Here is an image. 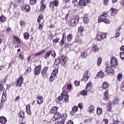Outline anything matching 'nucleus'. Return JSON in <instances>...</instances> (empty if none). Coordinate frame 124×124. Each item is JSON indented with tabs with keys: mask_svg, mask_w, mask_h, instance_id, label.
Instances as JSON below:
<instances>
[{
	"mask_svg": "<svg viewBox=\"0 0 124 124\" xmlns=\"http://www.w3.org/2000/svg\"><path fill=\"white\" fill-rule=\"evenodd\" d=\"M79 16H76L75 18H72L68 22V25L69 27H71L73 28V27H75L78 23H79Z\"/></svg>",
	"mask_w": 124,
	"mask_h": 124,
	"instance_id": "f257e3e1",
	"label": "nucleus"
},
{
	"mask_svg": "<svg viewBox=\"0 0 124 124\" xmlns=\"http://www.w3.org/2000/svg\"><path fill=\"white\" fill-rule=\"evenodd\" d=\"M59 68L56 67L53 70L52 74L49 78V81L53 82L56 79V77L59 74Z\"/></svg>",
	"mask_w": 124,
	"mask_h": 124,
	"instance_id": "f03ea898",
	"label": "nucleus"
},
{
	"mask_svg": "<svg viewBox=\"0 0 124 124\" xmlns=\"http://www.w3.org/2000/svg\"><path fill=\"white\" fill-rule=\"evenodd\" d=\"M49 70V66H46L44 67L41 72V75L43 78H46L48 76V70Z\"/></svg>",
	"mask_w": 124,
	"mask_h": 124,
	"instance_id": "7ed1b4c3",
	"label": "nucleus"
},
{
	"mask_svg": "<svg viewBox=\"0 0 124 124\" xmlns=\"http://www.w3.org/2000/svg\"><path fill=\"white\" fill-rule=\"evenodd\" d=\"M107 37V33L97 34L95 36V39L97 41H102L104 38Z\"/></svg>",
	"mask_w": 124,
	"mask_h": 124,
	"instance_id": "20e7f679",
	"label": "nucleus"
},
{
	"mask_svg": "<svg viewBox=\"0 0 124 124\" xmlns=\"http://www.w3.org/2000/svg\"><path fill=\"white\" fill-rule=\"evenodd\" d=\"M105 72L106 74H115V71L114 69L112 68V66H107L105 68Z\"/></svg>",
	"mask_w": 124,
	"mask_h": 124,
	"instance_id": "39448f33",
	"label": "nucleus"
},
{
	"mask_svg": "<svg viewBox=\"0 0 124 124\" xmlns=\"http://www.w3.org/2000/svg\"><path fill=\"white\" fill-rule=\"evenodd\" d=\"M108 17V15H107V13L105 12H103L101 15H100L98 19V22L99 23H101V22H103L104 20L106 18H107Z\"/></svg>",
	"mask_w": 124,
	"mask_h": 124,
	"instance_id": "423d86ee",
	"label": "nucleus"
},
{
	"mask_svg": "<svg viewBox=\"0 0 124 124\" xmlns=\"http://www.w3.org/2000/svg\"><path fill=\"white\" fill-rule=\"evenodd\" d=\"M118 59L115 57H112L110 60V65L112 67H117L118 66Z\"/></svg>",
	"mask_w": 124,
	"mask_h": 124,
	"instance_id": "0eeeda50",
	"label": "nucleus"
},
{
	"mask_svg": "<svg viewBox=\"0 0 124 124\" xmlns=\"http://www.w3.org/2000/svg\"><path fill=\"white\" fill-rule=\"evenodd\" d=\"M90 71L88 70L85 71L84 72V74L82 77V78L81 79V81H84V82H87L90 78Z\"/></svg>",
	"mask_w": 124,
	"mask_h": 124,
	"instance_id": "6e6552de",
	"label": "nucleus"
},
{
	"mask_svg": "<svg viewBox=\"0 0 124 124\" xmlns=\"http://www.w3.org/2000/svg\"><path fill=\"white\" fill-rule=\"evenodd\" d=\"M31 6L29 4H25L23 5L22 10L25 13H29L31 11Z\"/></svg>",
	"mask_w": 124,
	"mask_h": 124,
	"instance_id": "1a4fd4ad",
	"label": "nucleus"
},
{
	"mask_svg": "<svg viewBox=\"0 0 124 124\" xmlns=\"http://www.w3.org/2000/svg\"><path fill=\"white\" fill-rule=\"evenodd\" d=\"M24 82V78H23V76H21L17 80L16 86L17 87H22V84Z\"/></svg>",
	"mask_w": 124,
	"mask_h": 124,
	"instance_id": "9d476101",
	"label": "nucleus"
},
{
	"mask_svg": "<svg viewBox=\"0 0 124 124\" xmlns=\"http://www.w3.org/2000/svg\"><path fill=\"white\" fill-rule=\"evenodd\" d=\"M61 117H62V115L60 114V113L57 111L51 118V121H52V122H56V121H58Z\"/></svg>",
	"mask_w": 124,
	"mask_h": 124,
	"instance_id": "9b49d317",
	"label": "nucleus"
},
{
	"mask_svg": "<svg viewBox=\"0 0 124 124\" xmlns=\"http://www.w3.org/2000/svg\"><path fill=\"white\" fill-rule=\"evenodd\" d=\"M61 64L62 66H65L66 65V58L63 55L61 56L60 58Z\"/></svg>",
	"mask_w": 124,
	"mask_h": 124,
	"instance_id": "f8f14e48",
	"label": "nucleus"
},
{
	"mask_svg": "<svg viewBox=\"0 0 124 124\" xmlns=\"http://www.w3.org/2000/svg\"><path fill=\"white\" fill-rule=\"evenodd\" d=\"M34 74L35 75H39L40 74V71H41V65H38L34 68Z\"/></svg>",
	"mask_w": 124,
	"mask_h": 124,
	"instance_id": "ddd939ff",
	"label": "nucleus"
},
{
	"mask_svg": "<svg viewBox=\"0 0 124 124\" xmlns=\"http://www.w3.org/2000/svg\"><path fill=\"white\" fill-rule=\"evenodd\" d=\"M61 95L63 96V98L64 99V100L65 102H68V95H67V92L65 91H62V92L61 93Z\"/></svg>",
	"mask_w": 124,
	"mask_h": 124,
	"instance_id": "4468645a",
	"label": "nucleus"
},
{
	"mask_svg": "<svg viewBox=\"0 0 124 124\" xmlns=\"http://www.w3.org/2000/svg\"><path fill=\"white\" fill-rule=\"evenodd\" d=\"M40 11H43L45 8H46V6L47 5L46 3H44V0H41L40 1Z\"/></svg>",
	"mask_w": 124,
	"mask_h": 124,
	"instance_id": "2eb2a0df",
	"label": "nucleus"
},
{
	"mask_svg": "<svg viewBox=\"0 0 124 124\" xmlns=\"http://www.w3.org/2000/svg\"><path fill=\"white\" fill-rule=\"evenodd\" d=\"M77 111H78V107L75 106L72 108V110L70 112V114L71 116H74V114H75Z\"/></svg>",
	"mask_w": 124,
	"mask_h": 124,
	"instance_id": "dca6fc26",
	"label": "nucleus"
},
{
	"mask_svg": "<svg viewBox=\"0 0 124 124\" xmlns=\"http://www.w3.org/2000/svg\"><path fill=\"white\" fill-rule=\"evenodd\" d=\"M109 87V83L107 81H104L102 85V89L103 90H106V91H109L108 89Z\"/></svg>",
	"mask_w": 124,
	"mask_h": 124,
	"instance_id": "f3484780",
	"label": "nucleus"
},
{
	"mask_svg": "<svg viewBox=\"0 0 124 124\" xmlns=\"http://www.w3.org/2000/svg\"><path fill=\"white\" fill-rule=\"evenodd\" d=\"M83 23L85 24H89L90 23V18L87 14H84L83 16Z\"/></svg>",
	"mask_w": 124,
	"mask_h": 124,
	"instance_id": "a211bd4d",
	"label": "nucleus"
},
{
	"mask_svg": "<svg viewBox=\"0 0 124 124\" xmlns=\"http://www.w3.org/2000/svg\"><path fill=\"white\" fill-rule=\"evenodd\" d=\"M93 87V83L92 82H89L86 86L85 90H86L87 92H90L91 90H92V88Z\"/></svg>",
	"mask_w": 124,
	"mask_h": 124,
	"instance_id": "6ab92c4d",
	"label": "nucleus"
},
{
	"mask_svg": "<svg viewBox=\"0 0 124 124\" xmlns=\"http://www.w3.org/2000/svg\"><path fill=\"white\" fill-rule=\"evenodd\" d=\"M109 11L110 12L111 15L112 16H115V15L118 13V10L116 8H114L113 7H111Z\"/></svg>",
	"mask_w": 124,
	"mask_h": 124,
	"instance_id": "aec40b11",
	"label": "nucleus"
},
{
	"mask_svg": "<svg viewBox=\"0 0 124 124\" xmlns=\"http://www.w3.org/2000/svg\"><path fill=\"white\" fill-rule=\"evenodd\" d=\"M108 94H109L108 91L107 90L103 94V99L105 100V101H107L109 99V97H108Z\"/></svg>",
	"mask_w": 124,
	"mask_h": 124,
	"instance_id": "412c9836",
	"label": "nucleus"
},
{
	"mask_svg": "<svg viewBox=\"0 0 124 124\" xmlns=\"http://www.w3.org/2000/svg\"><path fill=\"white\" fill-rule=\"evenodd\" d=\"M88 111L90 114H93L94 113V107L91 105L88 108Z\"/></svg>",
	"mask_w": 124,
	"mask_h": 124,
	"instance_id": "4be33fe9",
	"label": "nucleus"
},
{
	"mask_svg": "<svg viewBox=\"0 0 124 124\" xmlns=\"http://www.w3.org/2000/svg\"><path fill=\"white\" fill-rule=\"evenodd\" d=\"M6 122H7V120H6V118L3 116H0V123L2 124H6Z\"/></svg>",
	"mask_w": 124,
	"mask_h": 124,
	"instance_id": "5701e85b",
	"label": "nucleus"
},
{
	"mask_svg": "<svg viewBox=\"0 0 124 124\" xmlns=\"http://www.w3.org/2000/svg\"><path fill=\"white\" fill-rule=\"evenodd\" d=\"M37 21L38 23H44L43 15H42L41 14L37 18Z\"/></svg>",
	"mask_w": 124,
	"mask_h": 124,
	"instance_id": "b1692460",
	"label": "nucleus"
},
{
	"mask_svg": "<svg viewBox=\"0 0 124 124\" xmlns=\"http://www.w3.org/2000/svg\"><path fill=\"white\" fill-rule=\"evenodd\" d=\"M37 103L39 104V105H40L43 103V98L41 96H39L37 97Z\"/></svg>",
	"mask_w": 124,
	"mask_h": 124,
	"instance_id": "393cba45",
	"label": "nucleus"
},
{
	"mask_svg": "<svg viewBox=\"0 0 124 124\" xmlns=\"http://www.w3.org/2000/svg\"><path fill=\"white\" fill-rule=\"evenodd\" d=\"M17 115L18 118H20L22 120L25 118V112L22 110H20Z\"/></svg>",
	"mask_w": 124,
	"mask_h": 124,
	"instance_id": "a878e982",
	"label": "nucleus"
},
{
	"mask_svg": "<svg viewBox=\"0 0 124 124\" xmlns=\"http://www.w3.org/2000/svg\"><path fill=\"white\" fill-rule=\"evenodd\" d=\"M88 57V53L85 51H81L80 53V58L81 59H86Z\"/></svg>",
	"mask_w": 124,
	"mask_h": 124,
	"instance_id": "bb28decb",
	"label": "nucleus"
},
{
	"mask_svg": "<svg viewBox=\"0 0 124 124\" xmlns=\"http://www.w3.org/2000/svg\"><path fill=\"white\" fill-rule=\"evenodd\" d=\"M58 111V107L57 106L52 107L50 109L51 114H55Z\"/></svg>",
	"mask_w": 124,
	"mask_h": 124,
	"instance_id": "cd10ccee",
	"label": "nucleus"
},
{
	"mask_svg": "<svg viewBox=\"0 0 124 124\" xmlns=\"http://www.w3.org/2000/svg\"><path fill=\"white\" fill-rule=\"evenodd\" d=\"M51 54H52V50L47 51L44 55V59H45V60H47V59L51 56Z\"/></svg>",
	"mask_w": 124,
	"mask_h": 124,
	"instance_id": "c85d7f7f",
	"label": "nucleus"
},
{
	"mask_svg": "<svg viewBox=\"0 0 124 124\" xmlns=\"http://www.w3.org/2000/svg\"><path fill=\"white\" fill-rule=\"evenodd\" d=\"M26 112L28 115H31V105L30 104L26 106Z\"/></svg>",
	"mask_w": 124,
	"mask_h": 124,
	"instance_id": "c756f323",
	"label": "nucleus"
},
{
	"mask_svg": "<svg viewBox=\"0 0 124 124\" xmlns=\"http://www.w3.org/2000/svg\"><path fill=\"white\" fill-rule=\"evenodd\" d=\"M54 63L55 65H56L57 67L59 68V64L61 63V58H58L56 59L54 61Z\"/></svg>",
	"mask_w": 124,
	"mask_h": 124,
	"instance_id": "7c9ffc66",
	"label": "nucleus"
},
{
	"mask_svg": "<svg viewBox=\"0 0 124 124\" xmlns=\"http://www.w3.org/2000/svg\"><path fill=\"white\" fill-rule=\"evenodd\" d=\"M62 119V121L63 123H65V120H66V118H67V114L65 113H63L62 116L60 117Z\"/></svg>",
	"mask_w": 124,
	"mask_h": 124,
	"instance_id": "2f4dec72",
	"label": "nucleus"
},
{
	"mask_svg": "<svg viewBox=\"0 0 124 124\" xmlns=\"http://www.w3.org/2000/svg\"><path fill=\"white\" fill-rule=\"evenodd\" d=\"M105 76L104 73L102 71H100L97 73L96 75L97 77H100V78H103Z\"/></svg>",
	"mask_w": 124,
	"mask_h": 124,
	"instance_id": "473e14b6",
	"label": "nucleus"
},
{
	"mask_svg": "<svg viewBox=\"0 0 124 124\" xmlns=\"http://www.w3.org/2000/svg\"><path fill=\"white\" fill-rule=\"evenodd\" d=\"M111 107L112 102H111V101H109L108 102V105L107 106V111H108V112H111Z\"/></svg>",
	"mask_w": 124,
	"mask_h": 124,
	"instance_id": "72a5a7b5",
	"label": "nucleus"
},
{
	"mask_svg": "<svg viewBox=\"0 0 124 124\" xmlns=\"http://www.w3.org/2000/svg\"><path fill=\"white\" fill-rule=\"evenodd\" d=\"M103 110L102 109V108L100 107L97 108L96 109V114L97 115H100L101 114H102Z\"/></svg>",
	"mask_w": 124,
	"mask_h": 124,
	"instance_id": "f704fd0d",
	"label": "nucleus"
},
{
	"mask_svg": "<svg viewBox=\"0 0 124 124\" xmlns=\"http://www.w3.org/2000/svg\"><path fill=\"white\" fill-rule=\"evenodd\" d=\"M0 22L3 24V23L6 22V17L4 15H2L0 16Z\"/></svg>",
	"mask_w": 124,
	"mask_h": 124,
	"instance_id": "c9c22d12",
	"label": "nucleus"
},
{
	"mask_svg": "<svg viewBox=\"0 0 124 124\" xmlns=\"http://www.w3.org/2000/svg\"><path fill=\"white\" fill-rule=\"evenodd\" d=\"M117 80L118 82H121L123 80V74L119 73L117 77Z\"/></svg>",
	"mask_w": 124,
	"mask_h": 124,
	"instance_id": "e433bc0d",
	"label": "nucleus"
},
{
	"mask_svg": "<svg viewBox=\"0 0 124 124\" xmlns=\"http://www.w3.org/2000/svg\"><path fill=\"white\" fill-rule=\"evenodd\" d=\"M46 51V49H43L41 51H39V52L36 53L34 54L35 57H38V56H40L41 54H43V53H45V51Z\"/></svg>",
	"mask_w": 124,
	"mask_h": 124,
	"instance_id": "4c0bfd02",
	"label": "nucleus"
},
{
	"mask_svg": "<svg viewBox=\"0 0 124 124\" xmlns=\"http://www.w3.org/2000/svg\"><path fill=\"white\" fill-rule=\"evenodd\" d=\"M61 40V38L59 37H57L53 39H52V43L53 44H57L59 43V42Z\"/></svg>",
	"mask_w": 124,
	"mask_h": 124,
	"instance_id": "58836bf2",
	"label": "nucleus"
},
{
	"mask_svg": "<svg viewBox=\"0 0 124 124\" xmlns=\"http://www.w3.org/2000/svg\"><path fill=\"white\" fill-rule=\"evenodd\" d=\"M13 38L17 42V43H19V44H22V41L20 40V39L16 36H13Z\"/></svg>",
	"mask_w": 124,
	"mask_h": 124,
	"instance_id": "ea45409f",
	"label": "nucleus"
},
{
	"mask_svg": "<svg viewBox=\"0 0 124 124\" xmlns=\"http://www.w3.org/2000/svg\"><path fill=\"white\" fill-rule=\"evenodd\" d=\"M23 36L24 39L28 40L30 38V34L28 32H25L23 33Z\"/></svg>",
	"mask_w": 124,
	"mask_h": 124,
	"instance_id": "a19ab883",
	"label": "nucleus"
},
{
	"mask_svg": "<svg viewBox=\"0 0 124 124\" xmlns=\"http://www.w3.org/2000/svg\"><path fill=\"white\" fill-rule=\"evenodd\" d=\"M120 102V99L119 98H115L112 102L113 104L114 105H117V104H119Z\"/></svg>",
	"mask_w": 124,
	"mask_h": 124,
	"instance_id": "79ce46f5",
	"label": "nucleus"
},
{
	"mask_svg": "<svg viewBox=\"0 0 124 124\" xmlns=\"http://www.w3.org/2000/svg\"><path fill=\"white\" fill-rule=\"evenodd\" d=\"M72 38H73V35H72V34H69L67 36V41H68V42H70V41H71V40H72Z\"/></svg>",
	"mask_w": 124,
	"mask_h": 124,
	"instance_id": "37998d69",
	"label": "nucleus"
},
{
	"mask_svg": "<svg viewBox=\"0 0 124 124\" xmlns=\"http://www.w3.org/2000/svg\"><path fill=\"white\" fill-rule=\"evenodd\" d=\"M78 32L82 34V33H83V31H84V27H83L81 26H80L79 27H78Z\"/></svg>",
	"mask_w": 124,
	"mask_h": 124,
	"instance_id": "c03bdc74",
	"label": "nucleus"
},
{
	"mask_svg": "<svg viewBox=\"0 0 124 124\" xmlns=\"http://www.w3.org/2000/svg\"><path fill=\"white\" fill-rule=\"evenodd\" d=\"M60 0H54L53 1H51L52 3L53 4L54 6L57 7V6H59V1Z\"/></svg>",
	"mask_w": 124,
	"mask_h": 124,
	"instance_id": "a18cd8bd",
	"label": "nucleus"
},
{
	"mask_svg": "<svg viewBox=\"0 0 124 124\" xmlns=\"http://www.w3.org/2000/svg\"><path fill=\"white\" fill-rule=\"evenodd\" d=\"M30 5H35L37 3V0H29Z\"/></svg>",
	"mask_w": 124,
	"mask_h": 124,
	"instance_id": "49530a36",
	"label": "nucleus"
},
{
	"mask_svg": "<svg viewBox=\"0 0 124 124\" xmlns=\"http://www.w3.org/2000/svg\"><path fill=\"white\" fill-rule=\"evenodd\" d=\"M65 39H62L59 43V45L62 46H63L64 43H65Z\"/></svg>",
	"mask_w": 124,
	"mask_h": 124,
	"instance_id": "de8ad7c7",
	"label": "nucleus"
},
{
	"mask_svg": "<svg viewBox=\"0 0 124 124\" xmlns=\"http://www.w3.org/2000/svg\"><path fill=\"white\" fill-rule=\"evenodd\" d=\"M44 26V22H41V23H39V26H38V29L40 31H41L42 29H43V26Z\"/></svg>",
	"mask_w": 124,
	"mask_h": 124,
	"instance_id": "09e8293b",
	"label": "nucleus"
},
{
	"mask_svg": "<svg viewBox=\"0 0 124 124\" xmlns=\"http://www.w3.org/2000/svg\"><path fill=\"white\" fill-rule=\"evenodd\" d=\"M92 50L94 51V52H98L99 49L98 47H97V46L93 45Z\"/></svg>",
	"mask_w": 124,
	"mask_h": 124,
	"instance_id": "8fccbe9b",
	"label": "nucleus"
},
{
	"mask_svg": "<svg viewBox=\"0 0 124 124\" xmlns=\"http://www.w3.org/2000/svg\"><path fill=\"white\" fill-rule=\"evenodd\" d=\"M91 2V0H83V5L86 6L87 4L90 3Z\"/></svg>",
	"mask_w": 124,
	"mask_h": 124,
	"instance_id": "3c124183",
	"label": "nucleus"
},
{
	"mask_svg": "<svg viewBox=\"0 0 124 124\" xmlns=\"http://www.w3.org/2000/svg\"><path fill=\"white\" fill-rule=\"evenodd\" d=\"M54 4H53L52 1H50L49 3V7H50V8H52L53 11H54Z\"/></svg>",
	"mask_w": 124,
	"mask_h": 124,
	"instance_id": "603ef678",
	"label": "nucleus"
},
{
	"mask_svg": "<svg viewBox=\"0 0 124 124\" xmlns=\"http://www.w3.org/2000/svg\"><path fill=\"white\" fill-rule=\"evenodd\" d=\"M20 25L21 27H25V26H26V22H25V20H21L20 21Z\"/></svg>",
	"mask_w": 124,
	"mask_h": 124,
	"instance_id": "864d4df0",
	"label": "nucleus"
},
{
	"mask_svg": "<svg viewBox=\"0 0 124 124\" xmlns=\"http://www.w3.org/2000/svg\"><path fill=\"white\" fill-rule=\"evenodd\" d=\"M18 57L20 59V60H21V61H23V60H24V55H23V53L20 52L18 54Z\"/></svg>",
	"mask_w": 124,
	"mask_h": 124,
	"instance_id": "5fc2aeb1",
	"label": "nucleus"
},
{
	"mask_svg": "<svg viewBox=\"0 0 124 124\" xmlns=\"http://www.w3.org/2000/svg\"><path fill=\"white\" fill-rule=\"evenodd\" d=\"M87 94L88 92H87V91L86 90L81 91V92H80V94H81L82 95H87Z\"/></svg>",
	"mask_w": 124,
	"mask_h": 124,
	"instance_id": "6e6d98bb",
	"label": "nucleus"
},
{
	"mask_svg": "<svg viewBox=\"0 0 124 124\" xmlns=\"http://www.w3.org/2000/svg\"><path fill=\"white\" fill-rule=\"evenodd\" d=\"M4 102H5V101L1 100V102L0 103V109H2V108H3L4 107L3 104Z\"/></svg>",
	"mask_w": 124,
	"mask_h": 124,
	"instance_id": "4d7b16f0",
	"label": "nucleus"
},
{
	"mask_svg": "<svg viewBox=\"0 0 124 124\" xmlns=\"http://www.w3.org/2000/svg\"><path fill=\"white\" fill-rule=\"evenodd\" d=\"M31 72V67L30 66L26 70V73H30Z\"/></svg>",
	"mask_w": 124,
	"mask_h": 124,
	"instance_id": "13d9d810",
	"label": "nucleus"
},
{
	"mask_svg": "<svg viewBox=\"0 0 124 124\" xmlns=\"http://www.w3.org/2000/svg\"><path fill=\"white\" fill-rule=\"evenodd\" d=\"M74 84L76 87H79V86H80V81L75 80Z\"/></svg>",
	"mask_w": 124,
	"mask_h": 124,
	"instance_id": "bf43d9fd",
	"label": "nucleus"
},
{
	"mask_svg": "<svg viewBox=\"0 0 124 124\" xmlns=\"http://www.w3.org/2000/svg\"><path fill=\"white\" fill-rule=\"evenodd\" d=\"M72 3L76 6H77V5H79V2H78L77 0H73Z\"/></svg>",
	"mask_w": 124,
	"mask_h": 124,
	"instance_id": "052dcab7",
	"label": "nucleus"
},
{
	"mask_svg": "<svg viewBox=\"0 0 124 124\" xmlns=\"http://www.w3.org/2000/svg\"><path fill=\"white\" fill-rule=\"evenodd\" d=\"M102 22H104V23H105V24H107V25H108V24H110V20H109V19H108V18H106Z\"/></svg>",
	"mask_w": 124,
	"mask_h": 124,
	"instance_id": "680f3d73",
	"label": "nucleus"
},
{
	"mask_svg": "<svg viewBox=\"0 0 124 124\" xmlns=\"http://www.w3.org/2000/svg\"><path fill=\"white\" fill-rule=\"evenodd\" d=\"M0 100H2L3 101H6V95H3L2 94V97H1V99H0Z\"/></svg>",
	"mask_w": 124,
	"mask_h": 124,
	"instance_id": "e2e57ef3",
	"label": "nucleus"
},
{
	"mask_svg": "<svg viewBox=\"0 0 124 124\" xmlns=\"http://www.w3.org/2000/svg\"><path fill=\"white\" fill-rule=\"evenodd\" d=\"M113 124H119V120H118L117 118H116V119H113Z\"/></svg>",
	"mask_w": 124,
	"mask_h": 124,
	"instance_id": "0e129e2a",
	"label": "nucleus"
},
{
	"mask_svg": "<svg viewBox=\"0 0 124 124\" xmlns=\"http://www.w3.org/2000/svg\"><path fill=\"white\" fill-rule=\"evenodd\" d=\"M120 89L122 92H124V82L122 83Z\"/></svg>",
	"mask_w": 124,
	"mask_h": 124,
	"instance_id": "69168bd1",
	"label": "nucleus"
},
{
	"mask_svg": "<svg viewBox=\"0 0 124 124\" xmlns=\"http://www.w3.org/2000/svg\"><path fill=\"white\" fill-rule=\"evenodd\" d=\"M120 58L121 59H122V60H124V52H121L120 53Z\"/></svg>",
	"mask_w": 124,
	"mask_h": 124,
	"instance_id": "338daca9",
	"label": "nucleus"
},
{
	"mask_svg": "<svg viewBox=\"0 0 124 124\" xmlns=\"http://www.w3.org/2000/svg\"><path fill=\"white\" fill-rule=\"evenodd\" d=\"M120 5L122 6V7H124V0H121L120 1Z\"/></svg>",
	"mask_w": 124,
	"mask_h": 124,
	"instance_id": "774afa93",
	"label": "nucleus"
}]
</instances>
